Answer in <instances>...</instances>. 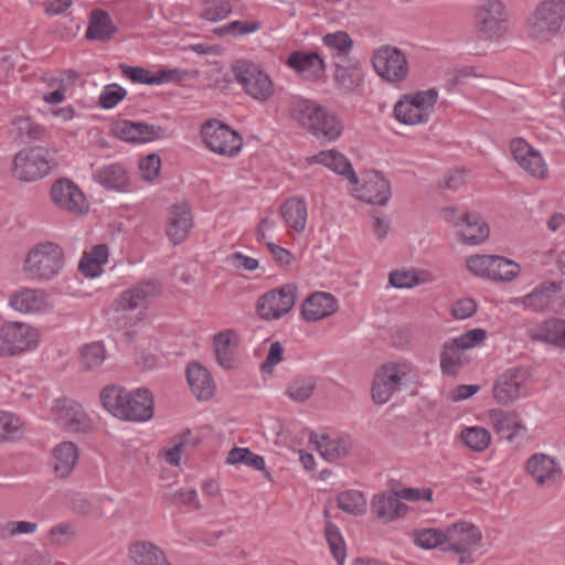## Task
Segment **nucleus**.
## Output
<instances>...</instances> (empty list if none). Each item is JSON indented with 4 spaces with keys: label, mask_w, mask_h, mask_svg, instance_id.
<instances>
[{
    "label": "nucleus",
    "mask_w": 565,
    "mask_h": 565,
    "mask_svg": "<svg viewBox=\"0 0 565 565\" xmlns=\"http://www.w3.org/2000/svg\"><path fill=\"white\" fill-rule=\"evenodd\" d=\"M334 84L337 89L343 94H352L363 84L364 75L362 68L356 64L347 66L335 63Z\"/></svg>",
    "instance_id": "40"
},
{
    "label": "nucleus",
    "mask_w": 565,
    "mask_h": 565,
    "mask_svg": "<svg viewBox=\"0 0 565 565\" xmlns=\"http://www.w3.org/2000/svg\"><path fill=\"white\" fill-rule=\"evenodd\" d=\"M77 79V73L68 70L63 73V77L60 79V85L56 88L43 96V100L51 105L61 104L64 100V92L66 89L65 81L74 83Z\"/></svg>",
    "instance_id": "61"
},
{
    "label": "nucleus",
    "mask_w": 565,
    "mask_h": 565,
    "mask_svg": "<svg viewBox=\"0 0 565 565\" xmlns=\"http://www.w3.org/2000/svg\"><path fill=\"white\" fill-rule=\"evenodd\" d=\"M10 306L23 313H35L47 307V295L41 289L25 288L10 299Z\"/></svg>",
    "instance_id": "37"
},
{
    "label": "nucleus",
    "mask_w": 565,
    "mask_h": 565,
    "mask_svg": "<svg viewBox=\"0 0 565 565\" xmlns=\"http://www.w3.org/2000/svg\"><path fill=\"white\" fill-rule=\"evenodd\" d=\"M352 194L369 204L385 205L391 199L390 182L377 171H366L358 183H351Z\"/></svg>",
    "instance_id": "16"
},
{
    "label": "nucleus",
    "mask_w": 565,
    "mask_h": 565,
    "mask_svg": "<svg viewBox=\"0 0 565 565\" xmlns=\"http://www.w3.org/2000/svg\"><path fill=\"white\" fill-rule=\"evenodd\" d=\"M161 291V284L157 279L140 281L121 292L118 299V307L122 310H136L146 307L151 298L157 297Z\"/></svg>",
    "instance_id": "25"
},
{
    "label": "nucleus",
    "mask_w": 565,
    "mask_h": 565,
    "mask_svg": "<svg viewBox=\"0 0 565 565\" xmlns=\"http://www.w3.org/2000/svg\"><path fill=\"white\" fill-rule=\"evenodd\" d=\"M262 28V23L257 21H232L216 30L217 34L245 35L254 33Z\"/></svg>",
    "instance_id": "60"
},
{
    "label": "nucleus",
    "mask_w": 565,
    "mask_h": 565,
    "mask_svg": "<svg viewBox=\"0 0 565 565\" xmlns=\"http://www.w3.org/2000/svg\"><path fill=\"white\" fill-rule=\"evenodd\" d=\"M124 408L118 418L129 422H147L153 416V397L148 388L128 391Z\"/></svg>",
    "instance_id": "20"
},
{
    "label": "nucleus",
    "mask_w": 565,
    "mask_h": 565,
    "mask_svg": "<svg viewBox=\"0 0 565 565\" xmlns=\"http://www.w3.org/2000/svg\"><path fill=\"white\" fill-rule=\"evenodd\" d=\"M520 273L519 264L502 256L493 255L488 278L501 281H511Z\"/></svg>",
    "instance_id": "49"
},
{
    "label": "nucleus",
    "mask_w": 565,
    "mask_h": 565,
    "mask_svg": "<svg viewBox=\"0 0 565 565\" xmlns=\"http://www.w3.org/2000/svg\"><path fill=\"white\" fill-rule=\"evenodd\" d=\"M50 153L43 147H30L20 150L13 159V175L25 182L45 177L50 170Z\"/></svg>",
    "instance_id": "11"
},
{
    "label": "nucleus",
    "mask_w": 565,
    "mask_h": 565,
    "mask_svg": "<svg viewBox=\"0 0 565 565\" xmlns=\"http://www.w3.org/2000/svg\"><path fill=\"white\" fill-rule=\"evenodd\" d=\"M487 338L484 329H472L461 335L447 341L440 353V369L443 374L455 376L458 370L468 362L465 351L481 344Z\"/></svg>",
    "instance_id": "6"
},
{
    "label": "nucleus",
    "mask_w": 565,
    "mask_h": 565,
    "mask_svg": "<svg viewBox=\"0 0 565 565\" xmlns=\"http://www.w3.org/2000/svg\"><path fill=\"white\" fill-rule=\"evenodd\" d=\"M322 42L332 52L333 57H347L353 46L351 36L344 31L327 33Z\"/></svg>",
    "instance_id": "50"
},
{
    "label": "nucleus",
    "mask_w": 565,
    "mask_h": 565,
    "mask_svg": "<svg viewBox=\"0 0 565 565\" xmlns=\"http://www.w3.org/2000/svg\"><path fill=\"white\" fill-rule=\"evenodd\" d=\"M185 374L189 386L198 399L207 401L212 398L215 392V383L206 367L198 362H191Z\"/></svg>",
    "instance_id": "29"
},
{
    "label": "nucleus",
    "mask_w": 565,
    "mask_h": 565,
    "mask_svg": "<svg viewBox=\"0 0 565 565\" xmlns=\"http://www.w3.org/2000/svg\"><path fill=\"white\" fill-rule=\"evenodd\" d=\"M562 290V281L546 280L537 285L527 295L515 298L513 302L521 305L525 310L541 313L552 309Z\"/></svg>",
    "instance_id": "18"
},
{
    "label": "nucleus",
    "mask_w": 565,
    "mask_h": 565,
    "mask_svg": "<svg viewBox=\"0 0 565 565\" xmlns=\"http://www.w3.org/2000/svg\"><path fill=\"white\" fill-rule=\"evenodd\" d=\"M527 337L534 342L565 350V319L550 318L531 326Z\"/></svg>",
    "instance_id": "22"
},
{
    "label": "nucleus",
    "mask_w": 565,
    "mask_h": 565,
    "mask_svg": "<svg viewBox=\"0 0 565 565\" xmlns=\"http://www.w3.org/2000/svg\"><path fill=\"white\" fill-rule=\"evenodd\" d=\"M23 435V422L10 412L0 411V443L19 440Z\"/></svg>",
    "instance_id": "45"
},
{
    "label": "nucleus",
    "mask_w": 565,
    "mask_h": 565,
    "mask_svg": "<svg viewBox=\"0 0 565 565\" xmlns=\"http://www.w3.org/2000/svg\"><path fill=\"white\" fill-rule=\"evenodd\" d=\"M530 373L522 366H513L498 376L493 384V398L501 405H509L527 394Z\"/></svg>",
    "instance_id": "14"
},
{
    "label": "nucleus",
    "mask_w": 565,
    "mask_h": 565,
    "mask_svg": "<svg viewBox=\"0 0 565 565\" xmlns=\"http://www.w3.org/2000/svg\"><path fill=\"white\" fill-rule=\"evenodd\" d=\"M440 216L458 228L457 234L465 244L477 245L489 237V226L477 213H460L455 207H445L440 211Z\"/></svg>",
    "instance_id": "9"
},
{
    "label": "nucleus",
    "mask_w": 565,
    "mask_h": 565,
    "mask_svg": "<svg viewBox=\"0 0 565 565\" xmlns=\"http://www.w3.org/2000/svg\"><path fill=\"white\" fill-rule=\"evenodd\" d=\"M310 164H322L333 172L343 175L350 183H358L351 162L337 150H322L307 159Z\"/></svg>",
    "instance_id": "32"
},
{
    "label": "nucleus",
    "mask_w": 565,
    "mask_h": 565,
    "mask_svg": "<svg viewBox=\"0 0 565 565\" xmlns=\"http://www.w3.org/2000/svg\"><path fill=\"white\" fill-rule=\"evenodd\" d=\"M406 511L407 505L399 501L396 492L377 493L371 502V512L384 523L404 515Z\"/></svg>",
    "instance_id": "34"
},
{
    "label": "nucleus",
    "mask_w": 565,
    "mask_h": 565,
    "mask_svg": "<svg viewBox=\"0 0 565 565\" xmlns=\"http://www.w3.org/2000/svg\"><path fill=\"white\" fill-rule=\"evenodd\" d=\"M321 107L322 105L315 100L297 97L290 102L288 113L292 120L310 132V130H317L313 124L321 115Z\"/></svg>",
    "instance_id": "30"
},
{
    "label": "nucleus",
    "mask_w": 565,
    "mask_h": 565,
    "mask_svg": "<svg viewBox=\"0 0 565 565\" xmlns=\"http://www.w3.org/2000/svg\"><path fill=\"white\" fill-rule=\"evenodd\" d=\"M525 469L539 486H551L562 478L559 463L546 454L531 456L525 463Z\"/></svg>",
    "instance_id": "23"
},
{
    "label": "nucleus",
    "mask_w": 565,
    "mask_h": 565,
    "mask_svg": "<svg viewBox=\"0 0 565 565\" xmlns=\"http://www.w3.org/2000/svg\"><path fill=\"white\" fill-rule=\"evenodd\" d=\"M117 32L108 12L102 9L90 11L86 38L93 41L107 42Z\"/></svg>",
    "instance_id": "36"
},
{
    "label": "nucleus",
    "mask_w": 565,
    "mask_h": 565,
    "mask_svg": "<svg viewBox=\"0 0 565 565\" xmlns=\"http://www.w3.org/2000/svg\"><path fill=\"white\" fill-rule=\"evenodd\" d=\"M163 499L169 504L179 507H186L193 510H201L202 504L198 498V493L194 489L181 488L173 492L164 493Z\"/></svg>",
    "instance_id": "54"
},
{
    "label": "nucleus",
    "mask_w": 565,
    "mask_h": 565,
    "mask_svg": "<svg viewBox=\"0 0 565 565\" xmlns=\"http://www.w3.org/2000/svg\"><path fill=\"white\" fill-rule=\"evenodd\" d=\"M375 72L388 83H399L408 74V63L404 53L392 46L379 49L372 58Z\"/></svg>",
    "instance_id": "15"
},
{
    "label": "nucleus",
    "mask_w": 565,
    "mask_h": 565,
    "mask_svg": "<svg viewBox=\"0 0 565 565\" xmlns=\"http://www.w3.org/2000/svg\"><path fill=\"white\" fill-rule=\"evenodd\" d=\"M493 255H473L467 258L468 269L480 277H488Z\"/></svg>",
    "instance_id": "63"
},
{
    "label": "nucleus",
    "mask_w": 565,
    "mask_h": 565,
    "mask_svg": "<svg viewBox=\"0 0 565 565\" xmlns=\"http://www.w3.org/2000/svg\"><path fill=\"white\" fill-rule=\"evenodd\" d=\"M286 65L307 81H318L326 72L324 61L316 52L294 51Z\"/></svg>",
    "instance_id": "24"
},
{
    "label": "nucleus",
    "mask_w": 565,
    "mask_h": 565,
    "mask_svg": "<svg viewBox=\"0 0 565 565\" xmlns=\"http://www.w3.org/2000/svg\"><path fill=\"white\" fill-rule=\"evenodd\" d=\"M193 226L191 210L188 204H174L171 209L167 235L173 244H181Z\"/></svg>",
    "instance_id": "33"
},
{
    "label": "nucleus",
    "mask_w": 565,
    "mask_h": 565,
    "mask_svg": "<svg viewBox=\"0 0 565 565\" xmlns=\"http://www.w3.org/2000/svg\"><path fill=\"white\" fill-rule=\"evenodd\" d=\"M519 166L535 179L544 180L548 175L547 167L539 151L530 153Z\"/></svg>",
    "instance_id": "58"
},
{
    "label": "nucleus",
    "mask_w": 565,
    "mask_h": 565,
    "mask_svg": "<svg viewBox=\"0 0 565 565\" xmlns=\"http://www.w3.org/2000/svg\"><path fill=\"white\" fill-rule=\"evenodd\" d=\"M79 459L77 446L63 441L55 446L52 454V467L55 476L65 479L71 476Z\"/></svg>",
    "instance_id": "31"
},
{
    "label": "nucleus",
    "mask_w": 565,
    "mask_h": 565,
    "mask_svg": "<svg viewBox=\"0 0 565 565\" xmlns=\"http://www.w3.org/2000/svg\"><path fill=\"white\" fill-rule=\"evenodd\" d=\"M105 358V349L98 342L86 344L81 352V361L85 370L99 367L104 363Z\"/></svg>",
    "instance_id": "57"
},
{
    "label": "nucleus",
    "mask_w": 565,
    "mask_h": 565,
    "mask_svg": "<svg viewBox=\"0 0 565 565\" xmlns=\"http://www.w3.org/2000/svg\"><path fill=\"white\" fill-rule=\"evenodd\" d=\"M508 30V11L501 0H484L475 12V31L483 40H498Z\"/></svg>",
    "instance_id": "7"
},
{
    "label": "nucleus",
    "mask_w": 565,
    "mask_h": 565,
    "mask_svg": "<svg viewBox=\"0 0 565 565\" xmlns=\"http://www.w3.org/2000/svg\"><path fill=\"white\" fill-rule=\"evenodd\" d=\"M414 543L425 550L446 545V531L438 529H418L413 532Z\"/></svg>",
    "instance_id": "51"
},
{
    "label": "nucleus",
    "mask_w": 565,
    "mask_h": 565,
    "mask_svg": "<svg viewBox=\"0 0 565 565\" xmlns=\"http://www.w3.org/2000/svg\"><path fill=\"white\" fill-rule=\"evenodd\" d=\"M316 388V381L312 377H297L292 380L287 388V396L295 402L309 399Z\"/></svg>",
    "instance_id": "53"
},
{
    "label": "nucleus",
    "mask_w": 565,
    "mask_h": 565,
    "mask_svg": "<svg viewBox=\"0 0 565 565\" xmlns=\"http://www.w3.org/2000/svg\"><path fill=\"white\" fill-rule=\"evenodd\" d=\"M127 96V90L117 85H106L98 98V104L104 109H111Z\"/></svg>",
    "instance_id": "59"
},
{
    "label": "nucleus",
    "mask_w": 565,
    "mask_h": 565,
    "mask_svg": "<svg viewBox=\"0 0 565 565\" xmlns=\"http://www.w3.org/2000/svg\"><path fill=\"white\" fill-rule=\"evenodd\" d=\"M324 516L327 519H330L328 510L324 511ZM324 534L333 557L335 558L339 565H343L347 552L345 544L339 527L334 525L330 520H327L324 526Z\"/></svg>",
    "instance_id": "46"
},
{
    "label": "nucleus",
    "mask_w": 565,
    "mask_h": 565,
    "mask_svg": "<svg viewBox=\"0 0 565 565\" xmlns=\"http://www.w3.org/2000/svg\"><path fill=\"white\" fill-rule=\"evenodd\" d=\"M119 68L122 75L129 78L131 82L147 85H160L164 83L180 82L185 76V72L179 70H160L156 73H151L143 67L129 66L126 64H120Z\"/></svg>",
    "instance_id": "26"
},
{
    "label": "nucleus",
    "mask_w": 565,
    "mask_h": 565,
    "mask_svg": "<svg viewBox=\"0 0 565 565\" xmlns=\"http://www.w3.org/2000/svg\"><path fill=\"white\" fill-rule=\"evenodd\" d=\"M461 439L473 451H483L490 445L491 435L486 428L476 426L463 429Z\"/></svg>",
    "instance_id": "52"
},
{
    "label": "nucleus",
    "mask_w": 565,
    "mask_h": 565,
    "mask_svg": "<svg viewBox=\"0 0 565 565\" xmlns=\"http://www.w3.org/2000/svg\"><path fill=\"white\" fill-rule=\"evenodd\" d=\"M231 12L232 4L228 0H204L200 17L216 22L225 19Z\"/></svg>",
    "instance_id": "55"
},
{
    "label": "nucleus",
    "mask_w": 565,
    "mask_h": 565,
    "mask_svg": "<svg viewBox=\"0 0 565 565\" xmlns=\"http://www.w3.org/2000/svg\"><path fill=\"white\" fill-rule=\"evenodd\" d=\"M437 99L436 88L406 94L395 104L394 116L405 125L425 124L429 120Z\"/></svg>",
    "instance_id": "5"
},
{
    "label": "nucleus",
    "mask_w": 565,
    "mask_h": 565,
    "mask_svg": "<svg viewBox=\"0 0 565 565\" xmlns=\"http://www.w3.org/2000/svg\"><path fill=\"white\" fill-rule=\"evenodd\" d=\"M238 335L232 329H225L213 337V352L216 363L224 370H234L239 365Z\"/></svg>",
    "instance_id": "21"
},
{
    "label": "nucleus",
    "mask_w": 565,
    "mask_h": 565,
    "mask_svg": "<svg viewBox=\"0 0 565 565\" xmlns=\"http://www.w3.org/2000/svg\"><path fill=\"white\" fill-rule=\"evenodd\" d=\"M227 462L232 465L245 463L246 466L253 467L259 471H264L266 468L265 459L262 456L252 452L247 448H233L228 452Z\"/></svg>",
    "instance_id": "56"
},
{
    "label": "nucleus",
    "mask_w": 565,
    "mask_h": 565,
    "mask_svg": "<svg viewBox=\"0 0 565 565\" xmlns=\"http://www.w3.org/2000/svg\"><path fill=\"white\" fill-rule=\"evenodd\" d=\"M233 73L236 82L253 99L265 103L275 94V86L270 76L258 65L246 61H238Z\"/></svg>",
    "instance_id": "8"
},
{
    "label": "nucleus",
    "mask_w": 565,
    "mask_h": 565,
    "mask_svg": "<svg viewBox=\"0 0 565 565\" xmlns=\"http://www.w3.org/2000/svg\"><path fill=\"white\" fill-rule=\"evenodd\" d=\"M204 145L221 156L233 157L242 148V137L217 119H210L201 128Z\"/></svg>",
    "instance_id": "12"
},
{
    "label": "nucleus",
    "mask_w": 565,
    "mask_h": 565,
    "mask_svg": "<svg viewBox=\"0 0 565 565\" xmlns=\"http://www.w3.org/2000/svg\"><path fill=\"white\" fill-rule=\"evenodd\" d=\"M52 412L55 422L68 431H84L89 428V418L82 406L73 399H57Z\"/></svg>",
    "instance_id": "19"
},
{
    "label": "nucleus",
    "mask_w": 565,
    "mask_h": 565,
    "mask_svg": "<svg viewBox=\"0 0 565 565\" xmlns=\"http://www.w3.org/2000/svg\"><path fill=\"white\" fill-rule=\"evenodd\" d=\"M64 264L62 247L53 242H42L28 252L23 270L30 279L46 281L57 276Z\"/></svg>",
    "instance_id": "2"
},
{
    "label": "nucleus",
    "mask_w": 565,
    "mask_h": 565,
    "mask_svg": "<svg viewBox=\"0 0 565 565\" xmlns=\"http://www.w3.org/2000/svg\"><path fill=\"white\" fill-rule=\"evenodd\" d=\"M108 260V247L105 244L94 246L85 253L78 264V270L86 277H96L102 273V266Z\"/></svg>",
    "instance_id": "44"
},
{
    "label": "nucleus",
    "mask_w": 565,
    "mask_h": 565,
    "mask_svg": "<svg viewBox=\"0 0 565 565\" xmlns=\"http://www.w3.org/2000/svg\"><path fill=\"white\" fill-rule=\"evenodd\" d=\"M161 128L145 122L125 120L117 126V135L130 142H149L160 137Z\"/></svg>",
    "instance_id": "38"
},
{
    "label": "nucleus",
    "mask_w": 565,
    "mask_h": 565,
    "mask_svg": "<svg viewBox=\"0 0 565 565\" xmlns=\"http://www.w3.org/2000/svg\"><path fill=\"white\" fill-rule=\"evenodd\" d=\"M416 380L411 363L397 362L382 365L375 373L372 385V398L376 404L387 403L393 394Z\"/></svg>",
    "instance_id": "3"
},
{
    "label": "nucleus",
    "mask_w": 565,
    "mask_h": 565,
    "mask_svg": "<svg viewBox=\"0 0 565 565\" xmlns=\"http://www.w3.org/2000/svg\"><path fill=\"white\" fill-rule=\"evenodd\" d=\"M38 332L22 322H8L0 328V356H13L38 344Z\"/></svg>",
    "instance_id": "13"
},
{
    "label": "nucleus",
    "mask_w": 565,
    "mask_h": 565,
    "mask_svg": "<svg viewBox=\"0 0 565 565\" xmlns=\"http://www.w3.org/2000/svg\"><path fill=\"white\" fill-rule=\"evenodd\" d=\"M279 213L288 228L297 233H302L306 230L308 207L305 199L291 196L285 200L280 205Z\"/></svg>",
    "instance_id": "35"
},
{
    "label": "nucleus",
    "mask_w": 565,
    "mask_h": 565,
    "mask_svg": "<svg viewBox=\"0 0 565 565\" xmlns=\"http://www.w3.org/2000/svg\"><path fill=\"white\" fill-rule=\"evenodd\" d=\"M482 537V532L477 525L466 521L457 522L447 527L446 545L443 551L452 553L460 565L472 564L473 554L481 545Z\"/></svg>",
    "instance_id": "4"
},
{
    "label": "nucleus",
    "mask_w": 565,
    "mask_h": 565,
    "mask_svg": "<svg viewBox=\"0 0 565 565\" xmlns=\"http://www.w3.org/2000/svg\"><path fill=\"white\" fill-rule=\"evenodd\" d=\"M489 418L495 433L510 443H512L520 434L521 437H523L526 433V427L523 425L516 413L495 408L489 412Z\"/></svg>",
    "instance_id": "28"
},
{
    "label": "nucleus",
    "mask_w": 565,
    "mask_h": 565,
    "mask_svg": "<svg viewBox=\"0 0 565 565\" xmlns=\"http://www.w3.org/2000/svg\"><path fill=\"white\" fill-rule=\"evenodd\" d=\"M298 288L295 284H285L271 289L259 297L256 310L263 320H277L295 307Z\"/></svg>",
    "instance_id": "10"
},
{
    "label": "nucleus",
    "mask_w": 565,
    "mask_h": 565,
    "mask_svg": "<svg viewBox=\"0 0 565 565\" xmlns=\"http://www.w3.org/2000/svg\"><path fill=\"white\" fill-rule=\"evenodd\" d=\"M160 168L161 159L156 153L148 154L139 161V170L146 181L154 180L160 172Z\"/></svg>",
    "instance_id": "62"
},
{
    "label": "nucleus",
    "mask_w": 565,
    "mask_h": 565,
    "mask_svg": "<svg viewBox=\"0 0 565 565\" xmlns=\"http://www.w3.org/2000/svg\"><path fill=\"white\" fill-rule=\"evenodd\" d=\"M310 441L316 444V449L329 461L345 457L352 445L348 437L330 438L327 435L319 437L317 434L310 436Z\"/></svg>",
    "instance_id": "41"
},
{
    "label": "nucleus",
    "mask_w": 565,
    "mask_h": 565,
    "mask_svg": "<svg viewBox=\"0 0 565 565\" xmlns=\"http://www.w3.org/2000/svg\"><path fill=\"white\" fill-rule=\"evenodd\" d=\"M477 309V305L471 298L457 300L451 307V315L455 319L463 320L471 317Z\"/></svg>",
    "instance_id": "64"
},
{
    "label": "nucleus",
    "mask_w": 565,
    "mask_h": 565,
    "mask_svg": "<svg viewBox=\"0 0 565 565\" xmlns=\"http://www.w3.org/2000/svg\"><path fill=\"white\" fill-rule=\"evenodd\" d=\"M51 198L60 209L73 215L88 211V203L83 191L73 181L60 179L52 184Z\"/></svg>",
    "instance_id": "17"
},
{
    "label": "nucleus",
    "mask_w": 565,
    "mask_h": 565,
    "mask_svg": "<svg viewBox=\"0 0 565 565\" xmlns=\"http://www.w3.org/2000/svg\"><path fill=\"white\" fill-rule=\"evenodd\" d=\"M317 130H310L309 134L315 136L317 139L326 141H335L343 131V122L341 119L326 106L321 107V115L318 117V121L313 124Z\"/></svg>",
    "instance_id": "42"
},
{
    "label": "nucleus",
    "mask_w": 565,
    "mask_h": 565,
    "mask_svg": "<svg viewBox=\"0 0 565 565\" xmlns=\"http://www.w3.org/2000/svg\"><path fill=\"white\" fill-rule=\"evenodd\" d=\"M337 503L342 511L359 516L366 512V499L361 491L347 490L338 494Z\"/></svg>",
    "instance_id": "47"
},
{
    "label": "nucleus",
    "mask_w": 565,
    "mask_h": 565,
    "mask_svg": "<svg viewBox=\"0 0 565 565\" xmlns=\"http://www.w3.org/2000/svg\"><path fill=\"white\" fill-rule=\"evenodd\" d=\"M129 555L136 565H171L159 547L146 541L131 544Z\"/></svg>",
    "instance_id": "43"
},
{
    "label": "nucleus",
    "mask_w": 565,
    "mask_h": 565,
    "mask_svg": "<svg viewBox=\"0 0 565 565\" xmlns=\"http://www.w3.org/2000/svg\"><path fill=\"white\" fill-rule=\"evenodd\" d=\"M564 21L565 0H543L526 19V36L536 43H548L561 33Z\"/></svg>",
    "instance_id": "1"
},
{
    "label": "nucleus",
    "mask_w": 565,
    "mask_h": 565,
    "mask_svg": "<svg viewBox=\"0 0 565 565\" xmlns=\"http://www.w3.org/2000/svg\"><path fill=\"white\" fill-rule=\"evenodd\" d=\"M128 391L121 386L108 385L100 392V401L103 406L115 417L118 418L120 412L127 399Z\"/></svg>",
    "instance_id": "48"
},
{
    "label": "nucleus",
    "mask_w": 565,
    "mask_h": 565,
    "mask_svg": "<svg viewBox=\"0 0 565 565\" xmlns=\"http://www.w3.org/2000/svg\"><path fill=\"white\" fill-rule=\"evenodd\" d=\"M94 179L104 188L115 191H126L129 184V174L120 163H110L97 169Z\"/></svg>",
    "instance_id": "39"
},
{
    "label": "nucleus",
    "mask_w": 565,
    "mask_h": 565,
    "mask_svg": "<svg viewBox=\"0 0 565 565\" xmlns=\"http://www.w3.org/2000/svg\"><path fill=\"white\" fill-rule=\"evenodd\" d=\"M337 310L338 301L329 292H313L301 305V315L309 322L330 317Z\"/></svg>",
    "instance_id": "27"
}]
</instances>
